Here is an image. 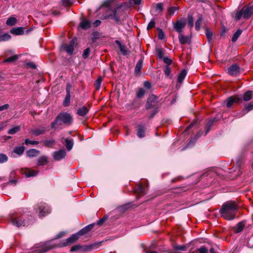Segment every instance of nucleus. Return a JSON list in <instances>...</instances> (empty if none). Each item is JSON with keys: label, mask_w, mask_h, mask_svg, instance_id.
Here are the masks:
<instances>
[{"label": "nucleus", "mask_w": 253, "mask_h": 253, "mask_svg": "<svg viewBox=\"0 0 253 253\" xmlns=\"http://www.w3.org/2000/svg\"><path fill=\"white\" fill-rule=\"evenodd\" d=\"M107 6L108 8L106 10V13L102 15V20L111 19L117 24H120L126 19V14L122 4L118 5L114 9H112L110 7V3L108 2Z\"/></svg>", "instance_id": "1"}, {"label": "nucleus", "mask_w": 253, "mask_h": 253, "mask_svg": "<svg viewBox=\"0 0 253 253\" xmlns=\"http://www.w3.org/2000/svg\"><path fill=\"white\" fill-rule=\"evenodd\" d=\"M239 206L233 201L224 203L220 210L221 216L227 220H232L236 218Z\"/></svg>", "instance_id": "2"}, {"label": "nucleus", "mask_w": 253, "mask_h": 253, "mask_svg": "<svg viewBox=\"0 0 253 253\" xmlns=\"http://www.w3.org/2000/svg\"><path fill=\"white\" fill-rule=\"evenodd\" d=\"M72 116L67 112H61L55 118V120L51 124L52 129H60L62 125L69 126L72 124Z\"/></svg>", "instance_id": "3"}, {"label": "nucleus", "mask_w": 253, "mask_h": 253, "mask_svg": "<svg viewBox=\"0 0 253 253\" xmlns=\"http://www.w3.org/2000/svg\"><path fill=\"white\" fill-rule=\"evenodd\" d=\"M159 108L160 104L158 103V98L153 94L150 95L145 104V109L146 110L153 109L148 117V119H152L159 112Z\"/></svg>", "instance_id": "4"}, {"label": "nucleus", "mask_w": 253, "mask_h": 253, "mask_svg": "<svg viewBox=\"0 0 253 253\" xmlns=\"http://www.w3.org/2000/svg\"><path fill=\"white\" fill-rule=\"evenodd\" d=\"M253 14V5L248 4L242 7V8L238 11L235 15L236 20H239L241 18L247 19L250 18Z\"/></svg>", "instance_id": "5"}, {"label": "nucleus", "mask_w": 253, "mask_h": 253, "mask_svg": "<svg viewBox=\"0 0 253 253\" xmlns=\"http://www.w3.org/2000/svg\"><path fill=\"white\" fill-rule=\"evenodd\" d=\"M244 160L243 157H240L237 159L235 165L229 170V172L232 173V178L234 179L237 177L241 174V169L244 165Z\"/></svg>", "instance_id": "6"}, {"label": "nucleus", "mask_w": 253, "mask_h": 253, "mask_svg": "<svg viewBox=\"0 0 253 253\" xmlns=\"http://www.w3.org/2000/svg\"><path fill=\"white\" fill-rule=\"evenodd\" d=\"M33 219V217L31 216L30 218H28V219L26 220L24 219L23 216H19L14 217L13 216L11 217L10 220H11L12 223L13 225H15L17 227H20L21 226H27L30 224H32V221Z\"/></svg>", "instance_id": "7"}, {"label": "nucleus", "mask_w": 253, "mask_h": 253, "mask_svg": "<svg viewBox=\"0 0 253 253\" xmlns=\"http://www.w3.org/2000/svg\"><path fill=\"white\" fill-rule=\"evenodd\" d=\"M77 39H73L68 43H65L62 45V48L67 52L69 55L73 54L75 48L77 45Z\"/></svg>", "instance_id": "8"}, {"label": "nucleus", "mask_w": 253, "mask_h": 253, "mask_svg": "<svg viewBox=\"0 0 253 253\" xmlns=\"http://www.w3.org/2000/svg\"><path fill=\"white\" fill-rule=\"evenodd\" d=\"M186 24V19H180V20L177 21L175 23H173L174 29L179 33H181L182 29H183Z\"/></svg>", "instance_id": "9"}, {"label": "nucleus", "mask_w": 253, "mask_h": 253, "mask_svg": "<svg viewBox=\"0 0 253 253\" xmlns=\"http://www.w3.org/2000/svg\"><path fill=\"white\" fill-rule=\"evenodd\" d=\"M242 97H239V96H232L229 97H228L227 100V104L226 106L228 108H230L232 106L234 102H237V103H240L242 102Z\"/></svg>", "instance_id": "10"}, {"label": "nucleus", "mask_w": 253, "mask_h": 253, "mask_svg": "<svg viewBox=\"0 0 253 253\" xmlns=\"http://www.w3.org/2000/svg\"><path fill=\"white\" fill-rule=\"evenodd\" d=\"M240 73V68L237 64H233L228 69V73L231 76H236Z\"/></svg>", "instance_id": "11"}, {"label": "nucleus", "mask_w": 253, "mask_h": 253, "mask_svg": "<svg viewBox=\"0 0 253 253\" xmlns=\"http://www.w3.org/2000/svg\"><path fill=\"white\" fill-rule=\"evenodd\" d=\"M37 207L39 210L40 216H43L46 213H48L50 212L49 208L44 204L38 205Z\"/></svg>", "instance_id": "12"}, {"label": "nucleus", "mask_w": 253, "mask_h": 253, "mask_svg": "<svg viewBox=\"0 0 253 253\" xmlns=\"http://www.w3.org/2000/svg\"><path fill=\"white\" fill-rule=\"evenodd\" d=\"M66 155L65 151L63 149H60L59 151L54 152L53 154V157L55 161H60L63 159Z\"/></svg>", "instance_id": "13"}, {"label": "nucleus", "mask_w": 253, "mask_h": 253, "mask_svg": "<svg viewBox=\"0 0 253 253\" xmlns=\"http://www.w3.org/2000/svg\"><path fill=\"white\" fill-rule=\"evenodd\" d=\"M46 131V128L44 126H41L38 128L32 129L30 130V133L32 135L38 136L44 134Z\"/></svg>", "instance_id": "14"}, {"label": "nucleus", "mask_w": 253, "mask_h": 253, "mask_svg": "<svg viewBox=\"0 0 253 253\" xmlns=\"http://www.w3.org/2000/svg\"><path fill=\"white\" fill-rule=\"evenodd\" d=\"M116 43L119 46L120 51L123 55H127L129 54L130 51L128 49L125 45H123L119 41H116Z\"/></svg>", "instance_id": "15"}, {"label": "nucleus", "mask_w": 253, "mask_h": 253, "mask_svg": "<svg viewBox=\"0 0 253 253\" xmlns=\"http://www.w3.org/2000/svg\"><path fill=\"white\" fill-rule=\"evenodd\" d=\"M178 39L180 43L182 44L191 43V38L188 36H184L181 33L179 34Z\"/></svg>", "instance_id": "16"}, {"label": "nucleus", "mask_w": 253, "mask_h": 253, "mask_svg": "<svg viewBox=\"0 0 253 253\" xmlns=\"http://www.w3.org/2000/svg\"><path fill=\"white\" fill-rule=\"evenodd\" d=\"M94 225V223H92L86 226L85 227L80 230L78 232H77V234L80 236L87 233L93 228Z\"/></svg>", "instance_id": "17"}, {"label": "nucleus", "mask_w": 253, "mask_h": 253, "mask_svg": "<svg viewBox=\"0 0 253 253\" xmlns=\"http://www.w3.org/2000/svg\"><path fill=\"white\" fill-rule=\"evenodd\" d=\"M89 112V108L85 106L80 107L77 110V114L81 117H85Z\"/></svg>", "instance_id": "18"}, {"label": "nucleus", "mask_w": 253, "mask_h": 253, "mask_svg": "<svg viewBox=\"0 0 253 253\" xmlns=\"http://www.w3.org/2000/svg\"><path fill=\"white\" fill-rule=\"evenodd\" d=\"M135 192L138 195H145L146 193V188L142 184H139L134 189Z\"/></svg>", "instance_id": "19"}, {"label": "nucleus", "mask_w": 253, "mask_h": 253, "mask_svg": "<svg viewBox=\"0 0 253 253\" xmlns=\"http://www.w3.org/2000/svg\"><path fill=\"white\" fill-rule=\"evenodd\" d=\"M146 127L144 125H139L138 126L137 135L139 138H143L145 136Z\"/></svg>", "instance_id": "20"}, {"label": "nucleus", "mask_w": 253, "mask_h": 253, "mask_svg": "<svg viewBox=\"0 0 253 253\" xmlns=\"http://www.w3.org/2000/svg\"><path fill=\"white\" fill-rule=\"evenodd\" d=\"M143 59H140L136 63L135 66L134 74L135 76H139L141 73L142 68Z\"/></svg>", "instance_id": "21"}, {"label": "nucleus", "mask_w": 253, "mask_h": 253, "mask_svg": "<svg viewBox=\"0 0 253 253\" xmlns=\"http://www.w3.org/2000/svg\"><path fill=\"white\" fill-rule=\"evenodd\" d=\"M40 154V151L36 149H31L26 152L27 156L32 158L37 156Z\"/></svg>", "instance_id": "22"}, {"label": "nucleus", "mask_w": 253, "mask_h": 253, "mask_svg": "<svg viewBox=\"0 0 253 253\" xmlns=\"http://www.w3.org/2000/svg\"><path fill=\"white\" fill-rule=\"evenodd\" d=\"M48 162V161L47 157L45 156H42L38 158L37 165L38 166H44Z\"/></svg>", "instance_id": "23"}, {"label": "nucleus", "mask_w": 253, "mask_h": 253, "mask_svg": "<svg viewBox=\"0 0 253 253\" xmlns=\"http://www.w3.org/2000/svg\"><path fill=\"white\" fill-rule=\"evenodd\" d=\"M10 33L15 35H21L24 33V29L23 27H17L12 29Z\"/></svg>", "instance_id": "24"}, {"label": "nucleus", "mask_w": 253, "mask_h": 253, "mask_svg": "<svg viewBox=\"0 0 253 253\" xmlns=\"http://www.w3.org/2000/svg\"><path fill=\"white\" fill-rule=\"evenodd\" d=\"M245 223L243 221L238 223L234 227V232L240 233L243 231L245 227Z\"/></svg>", "instance_id": "25"}, {"label": "nucleus", "mask_w": 253, "mask_h": 253, "mask_svg": "<svg viewBox=\"0 0 253 253\" xmlns=\"http://www.w3.org/2000/svg\"><path fill=\"white\" fill-rule=\"evenodd\" d=\"M38 173V171L27 169L24 173L26 177H30L36 176Z\"/></svg>", "instance_id": "26"}, {"label": "nucleus", "mask_w": 253, "mask_h": 253, "mask_svg": "<svg viewBox=\"0 0 253 253\" xmlns=\"http://www.w3.org/2000/svg\"><path fill=\"white\" fill-rule=\"evenodd\" d=\"M79 236L78 235L77 233L72 235L71 237H70L67 239V243L65 244V245H67L68 244L73 243L75 242L79 239Z\"/></svg>", "instance_id": "27"}, {"label": "nucleus", "mask_w": 253, "mask_h": 253, "mask_svg": "<svg viewBox=\"0 0 253 253\" xmlns=\"http://www.w3.org/2000/svg\"><path fill=\"white\" fill-rule=\"evenodd\" d=\"M91 22L87 20H84L80 23V26L83 29H87L90 28Z\"/></svg>", "instance_id": "28"}, {"label": "nucleus", "mask_w": 253, "mask_h": 253, "mask_svg": "<svg viewBox=\"0 0 253 253\" xmlns=\"http://www.w3.org/2000/svg\"><path fill=\"white\" fill-rule=\"evenodd\" d=\"M187 75V71L185 69H183L179 73L178 76L177 81L179 83H182L183 81L185 79Z\"/></svg>", "instance_id": "29"}, {"label": "nucleus", "mask_w": 253, "mask_h": 253, "mask_svg": "<svg viewBox=\"0 0 253 253\" xmlns=\"http://www.w3.org/2000/svg\"><path fill=\"white\" fill-rule=\"evenodd\" d=\"M65 145L67 149L70 151L73 146L74 141L73 139H65Z\"/></svg>", "instance_id": "30"}, {"label": "nucleus", "mask_w": 253, "mask_h": 253, "mask_svg": "<svg viewBox=\"0 0 253 253\" xmlns=\"http://www.w3.org/2000/svg\"><path fill=\"white\" fill-rule=\"evenodd\" d=\"M17 19L14 17H10L6 21L7 25L12 26L15 25L17 23Z\"/></svg>", "instance_id": "31"}, {"label": "nucleus", "mask_w": 253, "mask_h": 253, "mask_svg": "<svg viewBox=\"0 0 253 253\" xmlns=\"http://www.w3.org/2000/svg\"><path fill=\"white\" fill-rule=\"evenodd\" d=\"M252 91L250 90L245 92L243 95V100L245 101H248L251 100L252 98Z\"/></svg>", "instance_id": "32"}, {"label": "nucleus", "mask_w": 253, "mask_h": 253, "mask_svg": "<svg viewBox=\"0 0 253 253\" xmlns=\"http://www.w3.org/2000/svg\"><path fill=\"white\" fill-rule=\"evenodd\" d=\"M25 150V147L24 146H19V147H16L14 150L13 152L17 154V155L20 156L21 155Z\"/></svg>", "instance_id": "33"}, {"label": "nucleus", "mask_w": 253, "mask_h": 253, "mask_svg": "<svg viewBox=\"0 0 253 253\" xmlns=\"http://www.w3.org/2000/svg\"><path fill=\"white\" fill-rule=\"evenodd\" d=\"M93 249V245H84V246L81 245V249H80V251H81L83 252H85L91 251Z\"/></svg>", "instance_id": "34"}, {"label": "nucleus", "mask_w": 253, "mask_h": 253, "mask_svg": "<svg viewBox=\"0 0 253 253\" xmlns=\"http://www.w3.org/2000/svg\"><path fill=\"white\" fill-rule=\"evenodd\" d=\"M202 134V132H201V131H199V132H198L196 135L195 136H194V138H192L191 140L190 141V142H189L188 145V146H190L191 145H194V143H195V142L196 141V140L201 136Z\"/></svg>", "instance_id": "35"}, {"label": "nucleus", "mask_w": 253, "mask_h": 253, "mask_svg": "<svg viewBox=\"0 0 253 253\" xmlns=\"http://www.w3.org/2000/svg\"><path fill=\"white\" fill-rule=\"evenodd\" d=\"M242 33V31L240 29H238L233 35L232 41L233 42H235L238 40V38L241 35Z\"/></svg>", "instance_id": "36"}, {"label": "nucleus", "mask_w": 253, "mask_h": 253, "mask_svg": "<svg viewBox=\"0 0 253 253\" xmlns=\"http://www.w3.org/2000/svg\"><path fill=\"white\" fill-rule=\"evenodd\" d=\"M203 17L200 16L198 17V19L196 20L195 23V29L196 31H199L200 29Z\"/></svg>", "instance_id": "37"}, {"label": "nucleus", "mask_w": 253, "mask_h": 253, "mask_svg": "<svg viewBox=\"0 0 253 253\" xmlns=\"http://www.w3.org/2000/svg\"><path fill=\"white\" fill-rule=\"evenodd\" d=\"M44 146L48 147H52L55 144V141L54 140H45L43 141Z\"/></svg>", "instance_id": "38"}, {"label": "nucleus", "mask_w": 253, "mask_h": 253, "mask_svg": "<svg viewBox=\"0 0 253 253\" xmlns=\"http://www.w3.org/2000/svg\"><path fill=\"white\" fill-rule=\"evenodd\" d=\"M10 38L11 36L8 33L0 35V42L8 41Z\"/></svg>", "instance_id": "39"}, {"label": "nucleus", "mask_w": 253, "mask_h": 253, "mask_svg": "<svg viewBox=\"0 0 253 253\" xmlns=\"http://www.w3.org/2000/svg\"><path fill=\"white\" fill-rule=\"evenodd\" d=\"M20 130V126H16L13 128L9 129L8 130V133L9 134H14Z\"/></svg>", "instance_id": "40"}, {"label": "nucleus", "mask_w": 253, "mask_h": 253, "mask_svg": "<svg viewBox=\"0 0 253 253\" xmlns=\"http://www.w3.org/2000/svg\"><path fill=\"white\" fill-rule=\"evenodd\" d=\"M174 250H180L182 251H185L187 250V246L186 245H175L173 247Z\"/></svg>", "instance_id": "41"}, {"label": "nucleus", "mask_w": 253, "mask_h": 253, "mask_svg": "<svg viewBox=\"0 0 253 253\" xmlns=\"http://www.w3.org/2000/svg\"><path fill=\"white\" fill-rule=\"evenodd\" d=\"M206 35L209 42H210L212 40V32L208 29H206Z\"/></svg>", "instance_id": "42"}, {"label": "nucleus", "mask_w": 253, "mask_h": 253, "mask_svg": "<svg viewBox=\"0 0 253 253\" xmlns=\"http://www.w3.org/2000/svg\"><path fill=\"white\" fill-rule=\"evenodd\" d=\"M18 58V56L17 55H14L12 56L11 57L6 58L3 61V63L12 62H13V61L16 60Z\"/></svg>", "instance_id": "43"}, {"label": "nucleus", "mask_w": 253, "mask_h": 253, "mask_svg": "<svg viewBox=\"0 0 253 253\" xmlns=\"http://www.w3.org/2000/svg\"><path fill=\"white\" fill-rule=\"evenodd\" d=\"M102 81V79L101 77H98L96 80L94 86L97 90H99L100 89Z\"/></svg>", "instance_id": "44"}, {"label": "nucleus", "mask_w": 253, "mask_h": 253, "mask_svg": "<svg viewBox=\"0 0 253 253\" xmlns=\"http://www.w3.org/2000/svg\"><path fill=\"white\" fill-rule=\"evenodd\" d=\"M188 25L190 28H192L194 26V20L192 15L189 14L188 15Z\"/></svg>", "instance_id": "45"}, {"label": "nucleus", "mask_w": 253, "mask_h": 253, "mask_svg": "<svg viewBox=\"0 0 253 253\" xmlns=\"http://www.w3.org/2000/svg\"><path fill=\"white\" fill-rule=\"evenodd\" d=\"M145 93V90L142 88H140L138 89V90L136 93V96L137 98H142L144 96Z\"/></svg>", "instance_id": "46"}, {"label": "nucleus", "mask_w": 253, "mask_h": 253, "mask_svg": "<svg viewBox=\"0 0 253 253\" xmlns=\"http://www.w3.org/2000/svg\"><path fill=\"white\" fill-rule=\"evenodd\" d=\"M90 49L88 47L84 50L83 53L82 54L83 58L84 59H86L88 58V56L90 54Z\"/></svg>", "instance_id": "47"}, {"label": "nucleus", "mask_w": 253, "mask_h": 253, "mask_svg": "<svg viewBox=\"0 0 253 253\" xmlns=\"http://www.w3.org/2000/svg\"><path fill=\"white\" fill-rule=\"evenodd\" d=\"M178 9V7H176V6H171V7H169V8H168V12L169 13V14L170 15H173L175 11L177 10Z\"/></svg>", "instance_id": "48"}, {"label": "nucleus", "mask_w": 253, "mask_h": 253, "mask_svg": "<svg viewBox=\"0 0 253 253\" xmlns=\"http://www.w3.org/2000/svg\"><path fill=\"white\" fill-rule=\"evenodd\" d=\"M70 98L71 96L66 95V97L63 101V104L64 106L67 107L68 106L70 103Z\"/></svg>", "instance_id": "49"}, {"label": "nucleus", "mask_w": 253, "mask_h": 253, "mask_svg": "<svg viewBox=\"0 0 253 253\" xmlns=\"http://www.w3.org/2000/svg\"><path fill=\"white\" fill-rule=\"evenodd\" d=\"M39 143V142L38 141L30 140L29 139H26L25 140V144L27 145H28L29 144L37 145Z\"/></svg>", "instance_id": "50"}, {"label": "nucleus", "mask_w": 253, "mask_h": 253, "mask_svg": "<svg viewBox=\"0 0 253 253\" xmlns=\"http://www.w3.org/2000/svg\"><path fill=\"white\" fill-rule=\"evenodd\" d=\"M8 158L5 154H0V163H3L7 161Z\"/></svg>", "instance_id": "51"}, {"label": "nucleus", "mask_w": 253, "mask_h": 253, "mask_svg": "<svg viewBox=\"0 0 253 253\" xmlns=\"http://www.w3.org/2000/svg\"><path fill=\"white\" fill-rule=\"evenodd\" d=\"M155 26V21L154 19H152L150 22L148 23L147 27V29L149 30L150 29L154 28Z\"/></svg>", "instance_id": "52"}, {"label": "nucleus", "mask_w": 253, "mask_h": 253, "mask_svg": "<svg viewBox=\"0 0 253 253\" xmlns=\"http://www.w3.org/2000/svg\"><path fill=\"white\" fill-rule=\"evenodd\" d=\"M164 72L167 77H169L171 73V69L169 66H166Z\"/></svg>", "instance_id": "53"}, {"label": "nucleus", "mask_w": 253, "mask_h": 253, "mask_svg": "<svg viewBox=\"0 0 253 253\" xmlns=\"http://www.w3.org/2000/svg\"><path fill=\"white\" fill-rule=\"evenodd\" d=\"M157 55L160 59L164 58V53L163 50L162 48H159L157 50Z\"/></svg>", "instance_id": "54"}, {"label": "nucleus", "mask_w": 253, "mask_h": 253, "mask_svg": "<svg viewBox=\"0 0 253 253\" xmlns=\"http://www.w3.org/2000/svg\"><path fill=\"white\" fill-rule=\"evenodd\" d=\"M158 38L160 40H163L165 38L164 33L161 29H159L158 30Z\"/></svg>", "instance_id": "55"}, {"label": "nucleus", "mask_w": 253, "mask_h": 253, "mask_svg": "<svg viewBox=\"0 0 253 253\" xmlns=\"http://www.w3.org/2000/svg\"><path fill=\"white\" fill-rule=\"evenodd\" d=\"M81 249V245H76L73 246L70 249L71 252L80 251Z\"/></svg>", "instance_id": "56"}, {"label": "nucleus", "mask_w": 253, "mask_h": 253, "mask_svg": "<svg viewBox=\"0 0 253 253\" xmlns=\"http://www.w3.org/2000/svg\"><path fill=\"white\" fill-rule=\"evenodd\" d=\"M199 253H208V250L204 246H202L198 249Z\"/></svg>", "instance_id": "57"}, {"label": "nucleus", "mask_w": 253, "mask_h": 253, "mask_svg": "<svg viewBox=\"0 0 253 253\" xmlns=\"http://www.w3.org/2000/svg\"><path fill=\"white\" fill-rule=\"evenodd\" d=\"M164 62L167 64V66H169L172 63V60L169 58L166 57L163 58Z\"/></svg>", "instance_id": "58"}, {"label": "nucleus", "mask_w": 253, "mask_h": 253, "mask_svg": "<svg viewBox=\"0 0 253 253\" xmlns=\"http://www.w3.org/2000/svg\"><path fill=\"white\" fill-rule=\"evenodd\" d=\"M253 109V103H250L248 105H247L245 107V110H246V113L250 111L251 110Z\"/></svg>", "instance_id": "59"}, {"label": "nucleus", "mask_w": 253, "mask_h": 253, "mask_svg": "<svg viewBox=\"0 0 253 253\" xmlns=\"http://www.w3.org/2000/svg\"><path fill=\"white\" fill-rule=\"evenodd\" d=\"M197 122H198V120L195 119L192 122V123L187 127V128L185 129V131H187L189 129H190L192 126H193L194 125H195L197 123Z\"/></svg>", "instance_id": "60"}, {"label": "nucleus", "mask_w": 253, "mask_h": 253, "mask_svg": "<svg viewBox=\"0 0 253 253\" xmlns=\"http://www.w3.org/2000/svg\"><path fill=\"white\" fill-rule=\"evenodd\" d=\"M156 10H159L162 11L163 10V5L162 3H158L157 4L156 6Z\"/></svg>", "instance_id": "61"}, {"label": "nucleus", "mask_w": 253, "mask_h": 253, "mask_svg": "<svg viewBox=\"0 0 253 253\" xmlns=\"http://www.w3.org/2000/svg\"><path fill=\"white\" fill-rule=\"evenodd\" d=\"M71 88V85L69 84H67V86H66V95L71 96V94H70Z\"/></svg>", "instance_id": "62"}, {"label": "nucleus", "mask_w": 253, "mask_h": 253, "mask_svg": "<svg viewBox=\"0 0 253 253\" xmlns=\"http://www.w3.org/2000/svg\"><path fill=\"white\" fill-rule=\"evenodd\" d=\"M143 85L147 89H150L151 87V84L149 81H145Z\"/></svg>", "instance_id": "63"}, {"label": "nucleus", "mask_w": 253, "mask_h": 253, "mask_svg": "<svg viewBox=\"0 0 253 253\" xmlns=\"http://www.w3.org/2000/svg\"><path fill=\"white\" fill-rule=\"evenodd\" d=\"M9 107V105L8 104H5L3 105L0 106V111H2L4 110H6L8 109Z\"/></svg>", "instance_id": "64"}]
</instances>
